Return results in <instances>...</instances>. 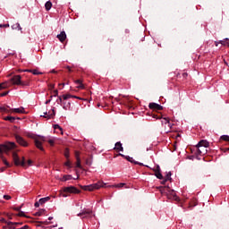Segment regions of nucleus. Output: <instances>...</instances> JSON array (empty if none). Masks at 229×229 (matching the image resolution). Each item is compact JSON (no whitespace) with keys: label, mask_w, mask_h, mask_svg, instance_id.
I'll use <instances>...</instances> for the list:
<instances>
[{"label":"nucleus","mask_w":229,"mask_h":229,"mask_svg":"<svg viewBox=\"0 0 229 229\" xmlns=\"http://www.w3.org/2000/svg\"><path fill=\"white\" fill-rule=\"evenodd\" d=\"M48 144H50V146H54L55 141L53 140H48Z\"/></svg>","instance_id":"obj_50"},{"label":"nucleus","mask_w":229,"mask_h":229,"mask_svg":"<svg viewBox=\"0 0 229 229\" xmlns=\"http://www.w3.org/2000/svg\"><path fill=\"white\" fill-rule=\"evenodd\" d=\"M54 128H55V130H60L62 131V127H60V125H58V124H55L54 126Z\"/></svg>","instance_id":"obj_43"},{"label":"nucleus","mask_w":229,"mask_h":229,"mask_svg":"<svg viewBox=\"0 0 229 229\" xmlns=\"http://www.w3.org/2000/svg\"><path fill=\"white\" fill-rule=\"evenodd\" d=\"M64 165H65L66 167H71V161H67V162L64 164Z\"/></svg>","instance_id":"obj_49"},{"label":"nucleus","mask_w":229,"mask_h":229,"mask_svg":"<svg viewBox=\"0 0 229 229\" xmlns=\"http://www.w3.org/2000/svg\"><path fill=\"white\" fill-rule=\"evenodd\" d=\"M63 192H65L66 194H80L81 191L74 186H69L63 188Z\"/></svg>","instance_id":"obj_8"},{"label":"nucleus","mask_w":229,"mask_h":229,"mask_svg":"<svg viewBox=\"0 0 229 229\" xmlns=\"http://www.w3.org/2000/svg\"><path fill=\"white\" fill-rule=\"evenodd\" d=\"M17 216H18L19 217H28V216H26V215L24 214L23 211H20V212L17 214Z\"/></svg>","instance_id":"obj_36"},{"label":"nucleus","mask_w":229,"mask_h":229,"mask_svg":"<svg viewBox=\"0 0 229 229\" xmlns=\"http://www.w3.org/2000/svg\"><path fill=\"white\" fill-rule=\"evenodd\" d=\"M34 207H36V208H38V207H40V200L38 202H35Z\"/></svg>","instance_id":"obj_47"},{"label":"nucleus","mask_w":229,"mask_h":229,"mask_svg":"<svg viewBox=\"0 0 229 229\" xmlns=\"http://www.w3.org/2000/svg\"><path fill=\"white\" fill-rule=\"evenodd\" d=\"M55 115V109H52V111H49L48 114L47 112L44 113V115H41V117H45V119H53Z\"/></svg>","instance_id":"obj_16"},{"label":"nucleus","mask_w":229,"mask_h":229,"mask_svg":"<svg viewBox=\"0 0 229 229\" xmlns=\"http://www.w3.org/2000/svg\"><path fill=\"white\" fill-rule=\"evenodd\" d=\"M125 185H126L125 183L121 182V183L116 184L115 187H118L119 189H121V188L124 187Z\"/></svg>","instance_id":"obj_38"},{"label":"nucleus","mask_w":229,"mask_h":229,"mask_svg":"<svg viewBox=\"0 0 229 229\" xmlns=\"http://www.w3.org/2000/svg\"><path fill=\"white\" fill-rule=\"evenodd\" d=\"M0 28H10V24H0Z\"/></svg>","instance_id":"obj_42"},{"label":"nucleus","mask_w":229,"mask_h":229,"mask_svg":"<svg viewBox=\"0 0 229 229\" xmlns=\"http://www.w3.org/2000/svg\"><path fill=\"white\" fill-rule=\"evenodd\" d=\"M4 89H8V83L3 82L0 84V90H3Z\"/></svg>","instance_id":"obj_31"},{"label":"nucleus","mask_w":229,"mask_h":229,"mask_svg":"<svg viewBox=\"0 0 229 229\" xmlns=\"http://www.w3.org/2000/svg\"><path fill=\"white\" fill-rule=\"evenodd\" d=\"M64 110H67V108L65 107V106H64Z\"/></svg>","instance_id":"obj_61"},{"label":"nucleus","mask_w":229,"mask_h":229,"mask_svg":"<svg viewBox=\"0 0 229 229\" xmlns=\"http://www.w3.org/2000/svg\"><path fill=\"white\" fill-rule=\"evenodd\" d=\"M53 97H54V98L58 97V89H55V90L53 91V95L50 96V98H52Z\"/></svg>","instance_id":"obj_35"},{"label":"nucleus","mask_w":229,"mask_h":229,"mask_svg":"<svg viewBox=\"0 0 229 229\" xmlns=\"http://www.w3.org/2000/svg\"><path fill=\"white\" fill-rule=\"evenodd\" d=\"M210 143L207 140H201L196 146L198 149L197 154L200 156L207 155Z\"/></svg>","instance_id":"obj_2"},{"label":"nucleus","mask_w":229,"mask_h":229,"mask_svg":"<svg viewBox=\"0 0 229 229\" xmlns=\"http://www.w3.org/2000/svg\"><path fill=\"white\" fill-rule=\"evenodd\" d=\"M0 222L4 223L5 225H8V221H6V219L4 218H0Z\"/></svg>","instance_id":"obj_46"},{"label":"nucleus","mask_w":229,"mask_h":229,"mask_svg":"<svg viewBox=\"0 0 229 229\" xmlns=\"http://www.w3.org/2000/svg\"><path fill=\"white\" fill-rule=\"evenodd\" d=\"M51 72H53L54 74H56V71L52 70Z\"/></svg>","instance_id":"obj_58"},{"label":"nucleus","mask_w":229,"mask_h":229,"mask_svg":"<svg viewBox=\"0 0 229 229\" xmlns=\"http://www.w3.org/2000/svg\"><path fill=\"white\" fill-rule=\"evenodd\" d=\"M19 72H32L34 74V76H37L38 74H42V72L37 71V70H30V69H27V70H19Z\"/></svg>","instance_id":"obj_17"},{"label":"nucleus","mask_w":229,"mask_h":229,"mask_svg":"<svg viewBox=\"0 0 229 229\" xmlns=\"http://www.w3.org/2000/svg\"><path fill=\"white\" fill-rule=\"evenodd\" d=\"M14 137L16 139V142H18L20 146H23V148H28V142L25 141L23 137H21L18 134H15Z\"/></svg>","instance_id":"obj_11"},{"label":"nucleus","mask_w":229,"mask_h":229,"mask_svg":"<svg viewBox=\"0 0 229 229\" xmlns=\"http://www.w3.org/2000/svg\"><path fill=\"white\" fill-rule=\"evenodd\" d=\"M166 179H165L164 181L161 182L162 185H165V182H166Z\"/></svg>","instance_id":"obj_53"},{"label":"nucleus","mask_w":229,"mask_h":229,"mask_svg":"<svg viewBox=\"0 0 229 229\" xmlns=\"http://www.w3.org/2000/svg\"><path fill=\"white\" fill-rule=\"evenodd\" d=\"M57 38H58L59 42H62V44H64V42H65V40H67V34L65 33L64 30H63L60 32V34L57 35Z\"/></svg>","instance_id":"obj_14"},{"label":"nucleus","mask_w":229,"mask_h":229,"mask_svg":"<svg viewBox=\"0 0 229 229\" xmlns=\"http://www.w3.org/2000/svg\"><path fill=\"white\" fill-rule=\"evenodd\" d=\"M152 117H153L154 119H162V114L158 115V114H152Z\"/></svg>","instance_id":"obj_37"},{"label":"nucleus","mask_w":229,"mask_h":229,"mask_svg":"<svg viewBox=\"0 0 229 229\" xmlns=\"http://www.w3.org/2000/svg\"><path fill=\"white\" fill-rule=\"evenodd\" d=\"M15 148V142H7L6 144H1L0 145V158L2 159V162L6 165V167H10V163L6 161V158H4V156H3V153H8L10 149H14Z\"/></svg>","instance_id":"obj_1"},{"label":"nucleus","mask_w":229,"mask_h":229,"mask_svg":"<svg viewBox=\"0 0 229 229\" xmlns=\"http://www.w3.org/2000/svg\"><path fill=\"white\" fill-rule=\"evenodd\" d=\"M4 199H6V200L12 199V196H10V195H4Z\"/></svg>","instance_id":"obj_41"},{"label":"nucleus","mask_w":229,"mask_h":229,"mask_svg":"<svg viewBox=\"0 0 229 229\" xmlns=\"http://www.w3.org/2000/svg\"><path fill=\"white\" fill-rule=\"evenodd\" d=\"M21 80L22 77H21V75H14L12 77L11 81L13 82V85H21L22 87H26L28 83L23 82Z\"/></svg>","instance_id":"obj_7"},{"label":"nucleus","mask_w":229,"mask_h":229,"mask_svg":"<svg viewBox=\"0 0 229 229\" xmlns=\"http://www.w3.org/2000/svg\"><path fill=\"white\" fill-rule=\"evenodd\" d=\"M76 159H77L76 167H78L79 169H82L81 159H80V155L78 153H76Z\"/></svg>","instance_id":"obj_22"},{"label":"nucleus","mask_w":229,"mask_h":229,"mask_svg":"<svg viewBox=\"0 0 229 229\" xmlns=\"http://www.w3.org/2000/svg\"><path fill=\"white\" fill-rule=\"evenodd\" d=\"M105 185H106V183L103 182V181H99L97 183H93V184H89V185H81V189H82V191H96L98 189H101L103 187H105Z\"/></svg>","instance_id":"obj_4"},{"label":"nucleus","mask_w":229,"mask_h":229,"mask_svg":"<svg viewBox=\"0 0 229 229\" xmlns=\"http://www.w3.org/2000/svg\"><path fill=\"white\" fill-rule=\"evenodd\" d=\"M64 157H65V158L69 157V150H67V149L65 150Z\"/></svg>","instance_id":"obj_48"},{"label":"nucleus","mask_w":229,"mask_h":229,"mask_svg":"<svg viewBox=\"0 0 229 229\" xmlns=\"http://www.w3.org/2000/svg\"><path fill=\"white\" fill-rule=\"evenodd\" d=\"M29 139L34 140V144L38 149L40 151H44V147L42 146L43 142H46V137L44 136H37L35 134H29Z\"/></svg>","instance_id":"obj_3"},{"label":"nucleus","mask_w":229,"mask_h":229,"mask_svg":"<svg viewBox=\"0 0 229 229\" xmlns=\"http://www.w3.org/2000/svg\"><path fill=\"white\" fill-rule=\"evenodd\" d=\"M11 112H14L15 114H24V107L13 108L11 109Z\"/></svg>","instance_id":"obj_23"},{"label":"nucleus","mask_w":229,"mask_h":229,"mask_svg":"<svg viewBox=\"0 0 229 229\" xmlns=\"http://www.w3.org/2000/svg\"><path fill=\"white\" fill-rule=\"evenodd\" d=\"M5 169H6L5 167H2V168L0 169L1 173L4 172Z\"/></svg>","instance_id":"obj_56"},{"label":"nucleus","mask_w":229,"mask_h":229,"mask_svg":"<svg viewBox=\"0 0 229 229\" xmlns=\"http://www.w3.org/2000/svg\"><path fill=\"white\" fill-rule=\"evenodd\" d=\"M86 165H92V159H86Z\"/></svg>","instance_id":"obj_39"},{"label":"nucleus","mask_w":229,"mask_h":229,"mask_svg":"<svg viewBox=\"0 0 229 229\" xmlns=\"http://www.w3.org/2000/svg\"><path fill=\"white\" fill-rule=\"evenodd\" d=\"M12 30H18V31H22V28H21V24L19 23H14L12 25Z\"/></svg>","instance_id":"obj_26"},{"label":"nucleus","mask_w":229,"mask_h":229,"mask_svg":"<svg viewBox=\"0 0 229 229\" xmlns=\"http://www.w3.org/2000/svg\"><path fill=\"white\" fill-rule=\"evenodd\" d=\"M153 171L155 173V176L158 178V180H164V175H162V173L160 172V165H157Z\"/></svg>","instance_id":"obj_13"},{"label":"nucleus","mask_w":229,"mask_h":229,"mask_svg":"<svg viewBox=\"0 0 229 229\" xmlns=\"http://www.w3.org/2000/svg\"><path fill=\"white\" fill-rule=\"evenodd\" d=\"M74 83H75V85H78L77 89H81V90H83L85 89V85L83 84L82 80H75Z\"/></svg>","instance_id":"obj_18"},{"label":"nucleus","mask_w":229,"mask_h":229,"mask_svg":"<svg viewBox=\"0 0 229 229\" xmlns=\"http://www.w3.org/2000/svg\"><path fill=\"white\" fill-rule=\"evenodd\" d=\"M10 108L9 106H0V113L3 114H10V110L8 109Z\"/></svg>","instance_id":"obj_21"},{"label":"nucleus","mask_w":229,"mask_h":229,"mask_svg":"<svg viewBox=\"0 0 229 229\" xmlns=\"http://www.w3.org/2000/svg\"><path fill=\"white\" fill-rule=\"evenodd\" d=\"M56 103L58 105H62V97H58V98L56 99Z\"/></svg>","instance_id":"obj_40"},{"label":"nucleus","mask_w":229,"mask_h":229,"mask_svg":"<svg viewBox=\"0 0 229 229\" xmlns=\"http://www.w3.org/2000/svg\"><path fill=\"white\" fill-rule=\"evenodd\" d=\"M13 160L15 165H21V167H26V159L22 157V160H21L19 155H17L15 152L13 153Z\"/></svg>","instance_id":"obj_6"},{"label":"nucleus","mask_w":229,"mask_h":229,"mask_svg":"<svg viewBox=\"0 0 229 229\" xmlns=\"http://www.w3.org/2000/svg\"><path fill=\"white\" fill-rule=\"evenodd\" d=\"M168 128H173V125L170 123V124H167Z\"/></svg>","instance_id":"obj_57"},{"label":"nucleus","mask_w":229,"mask_h":229,"mask_svg":"<svg viewBox=\"0 0 229 229\" xmlns=\"http://www.w3.org/2000/svg\"><path fill=\"white\" fill-rule=\"evenodd\" d=\"M66 69H68V72H72V70L71 69L70 66H67Z\"/></svg>","instance_id":"obj_52"},{"label":"nucleus","mask_w":229,"mask_h":229,"mask_svg":"<svg viewBox=\"0 0 229 229\" xmlns=\"http://www.w3.org/2000/svg\"><path fill=\"white\" fill-rule=\"evenodd\" d=\"M114 149H115V151H124V148H123V144L121 143V141L115 143Z\"/></svg>","instance_id":"obj_19"},{"label":"nucleus","mask_w":229,"mask_h":229,"mask_svg":"<svg viewBox=\"0 0 229 229\" xmlns=\"http://www.w3.org/2000/svg\"><path fill=\"white\" fill-rule=\"evenodd\" d=\"M52 7H53V4L51 3V1H47L45 4V8H46L47 12H49V10H51Z\"/></svg>","instance_id":"obj_25"},{"label":"nucleus","mask_w":229,"mask_h":229,"mask_svg":"<svg viewBox=\"0 0 229 229\" xmlns=\"http://www.w3.org/2000/svg\"><path fill=\"white\" fill-rule=\"evenodd\" d=\"M92 209L90 208H83L77 216L78 217H81V219H89L92 217Z\"/></svg>","instance_id":"obj_5"},{"label":"nucleus","mask_w":229,"mask_h":229,"mask_svg":"<svg viewBox=\"0 0 229 229\" xmlns=\"http://www.w3.org/2000/svg\"><path fill=\"white\" fill-rule=\"evenodd\" d=\"M27 164H28V165H31V164H33V161H32L31 159H29V160L27 161Z\"/></svg>","instance_id":"obj_51"},{"label":"nucleus","mask_w":229,"mask_h":229,"mask_svg":"<svg viewBox=\"0 0 229 229\" xmlns=\"http://www.w3.org/2000/svg\"><path fill=\"white\" fill-rule=\"evenodd\" d=\"M44 214H46V209H40L39 211L36 212L34 216H44Z\"/></svg>","instance_id":"obj_30"},{"label":"nucleus","mask_w":229,"mask_h":229,"mask_svg":"<svg viewBox=\"0 0 229 229\" xmlns=\"http://www.w3.org/2000/svg\"><path fill=\"white\" fill-rule=\"evenodd\" d=\"M21 208H22V205L17 208H14L13 210H16V212H20Z\"/></svg>","instance_id":"obj_44"},{"label":"nucleus","mask_w":229,"mask_h":229,"mask_svg":"<svg viewBox=\"0 0 229 229\" xmlns=\"http://www.w3.org/2000/svg\"><path fill=\"white\" fill-rule=\"evenodd\" d=\"M69 180H72V175H71V174L64 175V177L61 180V182H69Z\"/></svg>","instance_id":"obj_28"},{"label":"nucleus","mask_w":229,"mask_h":229,"mask_svg":"<svg viewBox=\"0 0 229 229\" xmlns=\"http://www.w3.org/2000/svg\"><path fill=\"white\" fill-rule=\"evenodd\" d=\"M15 225H22V223L8 222L5 224V225L3 226V229H15Z\"/></svg>","instance_id":"obj_15"},{"label":"nucleus","mask_w":229,"mask_h":229,"mask_svg":"<svg viewBox=\"0 0 229 229\" xmlns=\"http://www.w3.org/2000/svg\"><path fill=\"white\" fill-rule=\"evenodd\" d=\"M52 219H53V216L48 217V221H52Z\"/></svg>","instance_id":"obj_60"},{"label":"nucleus","mask_w":229,"mask_h":229,"mask_svg":"<svg viewBox=\"0 0 229 229\" xmlns=\"http://www.w3.org/2000/svg\"><path fill=\"white\" fill-rule=\"evenodd\" d=\"M15 117L13 116H6L4 118V121H9V123H15Z\"/></svg>","instance_id":"obj_29"},{"label":"nucleus","mask_w":229,"mask_h":229,"mask_svg":"<svg viewBox=\"0 0 229 229\" xmlns=\"http://www.w3.org/2000/svg\"><path fill=\"white\" fill-rule=\"evenodd\" d=\"M148 108H150V110H156V112L164 110V106H162L161 105H158L155 102L149 103Z\"/></svg>","instance_id":"obj_12"},{"label":"nucleus","mask_w":229,"mask_h":229,"mask_svg":"<svg viewBox=\"0 0 229 229\" xmlns=\"http://www.w3.org/2000/svg\"><path fill=\"white\" fill-rule=\"evenodd\" d=\"M221 140H225V142H229V136L228 135H223L220 137Z\"/></svg>","instance_id":"obj_32"},{"label":"nucleus","mask_w":229,"mask_h":229,"mask_svg":"<svg viewBox=\"0 0 229 229\" xmlns=\"http://www.w3.org/2000/svg\"><path fill=\"white\" fill-rule=\"evenodd\" d=\"M51 199V197H45L39 199L40 205H44V203H47Z\"/></svg>","instance_id":"obj_27"},{"label":"nucleus","mask_w":229,"mask_h":229,"mask_svg":"<svg viewBox=\"0 0 229 229\" xmlns=\"http://www.w3.org/2000/svg\"><path fill=\"white\" fill-rule=\"evenodd\" d=\"M216 46H217V42H215Z\"/></svg>","instance_id":"obj_62"},{"label":"nucleus","mask_w":229,"mask_h":229,"mask_svg":"<svg viewBox=\"0 0 229 229\" xmlns=\"http://www.w3.org/2000/svg\"><path fill=\"white\" fill-rule=\"evenodd\" d=\"M166 196L168 199H174V201H180V198L174 192V190H171V188L167 187Z\"/></svg>","instance_id":"obj_9"},{"label":"nucleus","mask_w":229,"mask_h":229,"mask_svg":"<svg viewBox=\"0 0 229 229\" xmlns=\"http://www.w3.org/2000/svg\"><path fill=\"white\" fill-rule=\"evenodd\" d=\"M6 216L8 217V219H12V215L6 214Z\"/></svg>","instance_id":"obj_54"},{"label":"nucleus","mask_w":229,"mask_h":229,"mask_svg":"<svg viewBox=\"0 0 229 229\" xmlns=\"http://www.w3.org/2000/svg\"><path fill=\"white\" fill-rule=\"evenodd\" d=\"M162 124H171L169 118H163Z\"/></svg>","instance_id":"obj_33"},{"label":"nucleus","mask_w":229,"mask_h":229,"mask_svg":"<svg viewBox=\"0 0 229 229\" xmlns=\"http://www.w3.org/2000/svg\"><path fill=\"white\" fill-rule=\"evenodd\" d=\"M49 103H51V99L46 101V105H49Z\"/></svg>","instance_id":"obj_55"},{"label":"nucleus","mask_w":229,"mask_h":229,"mask_svg":"<svg viewBox=\"0 0 229 229\" xmlns=\"http://www.w3.org/2000/svg\"><path fill=\"white\" fill-rule=\"evenodd\" d=\"M63 197H64V198H67V194L63 193Z\"/></svg>","instance_id":"obj_59"},{"label":"nucleus","mask_w":229,"mask_h":229,"mask_svg":"<svg viewBox=\"0 0 229 229\" xmlns=\"http://www.w3.org/2000/svg\"><path fill=\"white\" fill-rule=\"evenodd\" d=\"M171 176H172V174H171V172H169V173L166 174L165 180H166L167 182H171V180H173V178H171Z\"/></svg>","instance_id":"obj_34"},{"label":"nucleus","mask_w":229,"mask_h":229,"mask_svg":"<svg viewBox=\"0 0 229 229\" xmlns=\"http://www.w3.org/2000/svg\"><path fill=\"white\" fill-rule=\"evenodd\" d=\"M71 98H74L75 99H81V98L77 97V96H72L71 94L63 95V99H64V100L71 99Z\"/></svg>","instance_id":"obj_20"},{"label":"nucleus","mask_w":229,"mask_h":229,"mask_svg":"<svg viewBox=\"0 0 229 229\" xmlns=\"http://www.w3.org/2000/svg\"><path fill=\"white\" fill-rule=\"evenodd\" d=\"M167 187L169 186H159L157 189L161 192V194H166L167 195Z\"/></svg>","instance_id":"obj_24"},{"label":"nucleus","mask_w":229,"mask_h":229,"mask_svg":"<svg viewBox=\"0 0 229 229\" xmlns=\"http://www.w3.org/2000/svg\"><path fill=\"white\" fill-rule=\"evenodd\" d=\"M0 96L1 98H4V96H8V91L1 93Z\"/></svg>","instance_id":"obj_45"},{"label":"nucleus","mask_w":229,"mask_h":229,"mask_svg":"<svg viewBox=\"0 0 229 229\" xmlns=\"http://www.w3.org/2000/svg\"><path fill=\"white\" fill-rule=\"evenodd\" d=\"M118 155L119 157H123V158H125V160H128V162H131V164H134L135 165H144V164L135 161L134 158L130 157V156H125L123 154H118Z\"/></svg>","instance_id":"obj_10"},{"label":"nucleus","mask_w":229,"mask_h":229,"mask_svg":"<svg viewBox=\"0 0 229 229\" xmlns=\"http://www.w3.org/2000/svg\"><path fill=\"white\" fill-rule=\"evenodd\" d=\"M226 151H229V148H226Z\"/></svg>","instance_id":"obj_63"}]
</instances>
